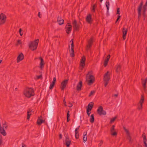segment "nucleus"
I'll list each match as a JSON object with an SVG mask.
<instances>
[{
	"label": "nucleus",
	"mask_w": 147,
	"mask_h": 147,
	"mask_svg": "<svg viewBox=\"0 0 147 147\" xmlns=\"http://www.w3.org/2000/svg\"><path fill=\"white\" fill-rule=\"evenodd\" d=\"M104 81V85L105 87H106L107 85H108V82L107 81Z\"/></svg>",
	"instance_id": "obj_47"
},
{
	"label": "nucleus",
	"mask_w": 147,
	"mask_h": 147,
	"mask_svg": "<svg viewBox=\"0 0 147 147\" xmlns=\"http://www.w3.org/2000/svg\"><path fill=\"white\" fill-rule=\"evenodd\" d=\"M67 117V122H68L70 121V119H69V117Z\"/></svg>",
	"instance_id": "obj_59"
},
{
	"label": "nucleus",
	"mask_w": 147,
	"mask_h": 147,
	"mask_svg": "<svg viewBox=\"0 0 147 147\" xmlns=\"http://www.w3.org/2000/svg\"><path fill=\"white\" fill-rule=\"evenodd\" d=\"M144 96L142 95L141 96V98L139 101V103L140 104L138 107V109L139 110H140L142 109V104L144 102Z\"/></svg>",
	"instance_id": "obj_7"
},
{
	"label": "nucleus",
	"mask_w": 147,
	"mask_h": 147,
	"mask_svg": "<svg viewBox=\"0 0 147 147\" xmlns=\"http://www.w3.org/2000/svg\"><path fill=\"white\" fill-rule=\"evenodd\" d=\"M0 133H1L2 134L3 136H6L7 134L5 132V129H3V131H1V130H0Z\"/></svg>",
	"instance_id": "obj_32"
},
{
	"label": "nucleus",
	"mask_w": 147,
	"mask_h": 147,
	"mask_svg": "<svg viewBox=\"0 0 147 147\" xmlns=\"http://www.w3.org/2000/svg\"><path fill=\"white\" fill-rule=\"evenodd\" d=\"M40 12H38V17H39V18H40L41 17V16H40Z\"/></svg>",
	"instance_id": "obj_63"
},
{
	"label": "nucleus",
	"mask_w": 147,
	"mask_h": 147,
	"mask_svg": "<svg viewBox=\"0 0 147 147\" xmlns=\"http://www.w3.org/2000/svg\"><path fill=\"white\" fill-rule=\"evenodd\" d=\"M106 3V6L107 8V12H108L109 9V6L110 5V4L109 1H107Z\"/></svg>",
	"instance_id": "obj_30"
},
{
	"label": "nucleus",
	"mask_w": 147,
	"mask_h": 147,
	"mask_svg": "<svg viewBox=\"0 0 147 147\" xmlns=\"http://www.w3.org/2000/svg\"><path fill=\"white\" fill-rule=\"evenodd\" d=\"M71 143V141L69 140L68 137L66 138L65 140V145L67 147H69Z\"/></svg>",
	"instance_id": "obj_20"
},
{
	"label": "nucleus",
	"mask_w": 147,
	"mask_h": 147,
	"mask_svg": "<svg viewBox=\"0 0 147 147\" xmlns=\"http://www.w3.org/2000/svg\"><path fill=\"white\" fill-rule=\"evenodd\" d=\"M68 26V27L66 28V32L67 34H69L70 32L72 30V26L69 23H68L66 26Z\"/></svg>",
	"instance_id": "obj_12"
},
{
	"label": "nucleus",
	"mask_w": 147,
	"mask_h": 147,
	"mask_svg": "<svg viewBox=\"0 0 147 147\" xmlns=\"http://www.w3.org/2000/svg\"><path fill=\"white\" fill-rule=\"evenodd\" d=\"M59 138L60 139H61L62 138V135L61 134L59 135Z\"/></svg>",
	"instance_id": "obj_58"
},
{
	"label": "nucleus",
	"mask_w": 147,
	"mask_h": 147,
	"mask_svg": "<svg viewBox=\"0 0 147 147\" xmlns=\"http://www.w3.org/2000/svg\"><path fill=\"white\" fill-rule=\"evenodd\" d=\"M86 22L89 24L92 23V16L91 14H88L86 18Z\"/></svg>",
	"instance_id": "obj_14"
},
{
	"label": "nucleus",
	"mask_w": 147,
	"mask_h": 147,
	"mask_svg": "<svg viewBox=\"0 0 147 147\" xmlns=\"http://www.w3.org/2000/svg\"><path fill=\"white\" fill-rule=\"evenodd\" d=\"M94 103L92 102H91L89 103L87 107V110L91 111L93 106Z\"/></svg>",
	"instance_id": "obj_22"
},
{
	"label": "nucleus",
	"mask_w": 147,
	"mask_h": 147,
	"mask_svg": "<svg viewBox=\"0 0 147 147\" xmlns=\"http://www.w3.org/2000/svg\"><path fill=\"white\" fill-rule=\"evenodd\" d=\"M80 127V126H79L78 127H77L75 131V132L76 133V134H77V133H79V129Z\"/></svg>",
	"instance_id": "obj_39"
},
{
	"label": "nucleus",
	"mask_w": 147,
	"mask_h": 147,
	"mask_svg": "<svg viewBox=\"0 0 147 147\" xmlns=\"http://www.w3.org/2000/svg\"><path fill=\"white\" fill-rule=\"evenodd\" d=\"M109 72L107 71L105 73L104 78V81H109L110 79V76L109 74Z\"/></svg>",
	"instance_id": "obj_13"
},
{
	"label": "nucleus",
	"mask_w": 147,
	"mask_h": 147,
	"mask_svg": "<svg viewBox=\"0 0 147 147\" xmlns=\"http://www.w3.org/2000/svg\"><path fill=\"white\" fill-rule=\"evenodd\" d=\"M56 78L54 77L53 78V81L52 82L55 83V82L56 81Z\"/></svg>",
	"instance_id": "obj_53"
},
{
	"label": "nucleus",
	"mask_w": 147,
	"mask_h": 147,
	"mask_svg": "<svg viewBox=\"0 0 147 147\" xmlns=\"http://www.w3.org/2000/svg\"><path fill=\"white\" fill-rule=\"evenodd\" d=\"M115 125H113L111 128L110 129L111 134L113 136H116L117 134V133L115 130Z\"/></svg>",
	"instance_id": "obj_8"
},
{
	"label": "nucleus",
	"mask_w": 147,
	"mask_h": 147,
	"mask_svg": "<svg viewBox=\"0 0 147 147\" xmlns=\"http://www.w3.org/2000/svg\"><path fill=\"white\" fill-rule=\"evenodd\" d=\"M121 17V16H118V18L116 20V23L119 20V19Z\"/></svg>",
	"instance_id": "obj_55"
},
{
	"label": "nucleus",
	"mask_w": 147,
	"mask_h": 147,
	"mask_svg": "<svg viewBox=\"0 0 147 147\" xmlns=\"http://www.w3.org/2000/svg\"><path fill=\"white\" fill-rule=\"evenodd\" d=\"M3 129H7V125L6 122H5V123L4 124H3Z\"/></svg>",
	"instance_id": "obj_35"
},
{
	"label": "nucleus",
	"mask_w": 147,
	"mask_h": 147,
	"mask_svg": "<svg viewBox=\"0 0 147 147\" xmlns=\"http://www.w3.org/2000/svg\"><path fill=\"white\" fill-rule=\"evenodd\" d=\"M41 77H42V76L41 75L39 76H38L37 77V78L38 79H39Z\"/></svg>",
	"instance_id": "obj_61"
},
{
	"label": "nucleus",
	"mask_w": 147,
	"mask_h": 147,
	"mask_svg": "<svg viewBox=\"0 0 147 147\" xmlns=\"http://www.w3.org/2000/svg\"><path fill=\"white\" fill-rule=\"evenodd\" d=\"M73 27L74 30L78 31L80 27V25L77 22L76 20H74L72 23Z\"/></svg>",
	"instance_id": "obj_5"
},
{
	"label": "nucleus",
	"mask_w": 147,
	"mask_h": 147,
	"mask_svg": "<svg viewBox=\"0 0 147 147\" xmlns=\"http://www.w3.org/2000/svg\"><path fill=\"white\" fill-rule=\"evenodd\" d=\"M24 58L23 54L22 53H20L18 56L17 58V62L19 63L20 61L22 60Z\"/></svg>",
	"instance_id": "obj_15"
},
{
	"label": "nucleus",
	"mask_w": 147,
	"mask_h": 147,
	"mask_svg": "<svg viewBox=\"0 0 147 147\" xmlns=\"http://www.w3.org/2000/svg\"><path fill=\"white\" fill-rule=\"evenodd\" d=\"M109 61L108 59H105L104 61V65L105 67H106Z\"/></svg>",
	"instance_id": "obj_40"
},
{
	"label": "nucleus",
	"mask_w": 147,
	"mask_h": 147,
	"mask_svg": "<svg viewBox=\"0 0 147 147\" xmlns=\"http://www.w3.org/2000/svg\"><path fill=\"white\" fill-rule=\"evenodd\" d=\"M103 143V142L102 141H101L98 144V145L99 146H100Z\"/></svg>",
	"instance_id": "obj_54"
},
{
	"label": "nucleus",
	"mask_w": 147,
	"mask_h": 147,
	"mask_svg": "<svg viewBox=\"0 0 147 147\" xmlns=\"http://www.w3.org/2000/svg\"><path fill=\"white\" fill-rule=\"evenodd\" d=\"M70 56L71 57H73L74 56V52H70Z\"/></svg>",
	"instance_id": "obj_44"
},
{
	"label": "nucleus",
	"mask_w": 147,
	"mask_h": 147,
	"mask_svg": "<svg viewBox=\"0 0 147 147\" xmlns=\"http://www.w3.org/2000/svg\"><path fill=\"white\" fill-rule=\"evenodd\" d=\"M95 92V91L94 90H92L91 91L90 93L89 96H91L92 95H93Z\"/></svg>",
	"instance_id": "obj_37"
},
{
	"label": "nucleus",
	"mask_w": 147,
	"mask_h": 147,
	"mask_svg": "<svg viewBox=\"0 0 147 147\" xmlns=\"http://www.w3.org/2000/svg\"><path fill=\"white\" fill-rule=\"evenodd\" d=\"M6 16L3 13H1L0 15V24H4L6 20Z\"/></svg>",
	"instance_id": "obj_4"
},
{
	"label": "nucleus",
	"mask_w": 147,
	"mask_h": 147,
	"mask_svg": "<svg viewBox=\"0 0 147 147\" xmlns=\"http://www.w3.org/2000/svg\"><path fill=\"white\" fill-rule=\"evenodd\" d=\"M97 111L98 114L100 115H105L106 114V112L103 110V108L101 106L98 107Z\"/></svg>",
	"instance_id": "obj_3"
},
{
	"label": "nucleus",
	"mask_w": 147,
	"mask_h": 147,
	"mask_svg": "<svg viewBox=\"0 0 147 147\" xmlns=\"http://www.w3.org/2000/svg\"><path fill=\"white\" fill-rule=\"evenodd\" d=\"M82 86V82L80 81L77 84L76 86L77 90L78 91H80L81 90V88Z\"/></svg>",
	"instance_id": "obj_17"
},
{
	"label": "nucleus",
	"mask_w": 147,
	"mask_h": 147,
	"mask_svg": "<svg viewBox=\"0 0 147 147\" xmlns=\"http://www.w3.org/2000/svg\"><path fill=\"white\" fill-rule=\"evenodd\" d=\"M70 42H71V51H70V52H74V40L73 39H72L71 41Z\"/></svg>",
	"instance_id": "obj_23"
},
{
	"label": "nucleus",
	"mask_w": 147,
	"mask_h": 147,
	"mask_svg": "<svg viewBox=\"0 0 147 147\" xmlns=\"http://www.w3.org/2000/svg\"><path fill=\"white\" fill-rule=\"evenodd\" d=\"M123 128L125 131L126 132L127 136L128 135L129 136L130 135V134L129 131L125 127H123Z\"/></svg>",
	"instance_id": "obj_33"
},
{
	"label": "nucleus",
	"mask_w": 147,
	"mask_h": 147,
	"mask_svg": "<svg viewBox=\"0 0 147 147\" xmlns=\"http://www.w3.org/2000/svg\"><path fill=\"white\" fill-rule=\"evenodd\" d=\"M143 5V2L142 1L140 3L138 8V18L139 19L141 15V10Z\"/></svg>",
	"instance_id": "obj_9"
},
{
	"label": "nucleus",
	"mask_w": 147,
	"mask_h": 147,
	"mask_svg": "<svg viewBox=\"0 0 147 147\" xmlns=\"http://www.w3.org/2000/svg\"><path fill=\"white\" fill-rule=\"evenodd\" d=\"M123 40H125L126 38V36L127 34V29L125 28H123Z\"/></svg>",
	"instance_id": "obj_18"
},
{
	"label": "nucleus",
	"mask_w": 147,
	"mask_h": 147,
	"mask_svg": "<svg viewBox=\"0 0 147 147\" xmlns=\"http://www.w3.org/2000/svg\"><path fill=\"white\" fill-rule=\"evenodd\" d=\"M117 116H115V117L112 119L110 121V123H112V122H113L115 121V119L117 118Z\"/></svg>",
	"instance_id": "obj_38"
},
{
	"label": "nucleus",
	"mask_w": 147,
	"mask_h": 147,
	"mask_svg": "<svg viewBox=\"0 0 147 147\" xmlns=\"http://www.w3.org/2000/svg\"><path fill=\"white\" fill-rule=\"evenodd\" d=\"M22 147H27L24 144L22 143Z\"/></svg>",
	"instance_id": "obj_60"
},
{
	"label": "nucleus",
	"mask_w": 147,
	"mask_h": 147,
	"mask_svg": "<svg viewBox=\"0 0 147 147\" xmlns=\"http://www.w3.org/2000/svg\"><path fill=\"white\" fill-rule=\"evenodd\" d=\"M31 112V111H30ZM30 112L28 111L27 112V120H29L30 119V116L31 115V114H30Z\"/></svg>",
	"instance_id": "obj_34"
},
{
	"label": "nucleus",
	"mask_w": 147,
	"mask_h": 147,
	"mask_svg": "<svg viewBox=\"0 0 147 147\" xmlns=\"http://www.w3.org/2000/svg\"><path fill=\"white\" fill-rule=\"evenodd\" d=\"M55 83L52 82L51 84L50 87H49V89H52L53 87L55 84Z\"/></svg>",
	"instance_id": "obj_36"
},
{
	"label": "nucleus",
	"mask_w": 147,
	"mask_h": 147,
	"mask_svg": "<svg viewBox=\"0 0 147 147\" xmlns=\"http://www.w3.org/2000/svg\"><path fill=\"white\" fill-rule=\"evenodd\" d=\"M38 42V39H36L34 41L30 42L29 45L30 49L32 51L35 50L37 48Z\"/></svg>",
	"instance_id": "obj_2"
},
{
	"label": "nucleus",
	"mask_w": 147,
	"mask_h": 147,
	"mask_svg": "<svg viewBox=\"0 0 147 147\" xmlns=\"http://www.w3.org/2000/svg\"><path fill=\"white\" fill-rule=\"evenodd\" d=\"M57 22L60 25H61L64 23V20L61 16H58L57 18Z\"/></svg>",
	"instance_id": "obj_19"
},
{
	"label": "nucleus",
	"mask_w": 147,
	"mask_h": 147,
	"mask_svg": "<svg viewBox=\"0 0 147 147\" xmlns=\"http://www.w3.org/2000/svg\"><path fill=\"white\" fill-rule=\"evenodd\" d=\"M24 94L26 97L30 98L34 95V91L32 88H27L24 92Z\"/></svg>",
	"instance_id": "obj_1"
},
{
	"label": "nucleus",
	"mask_w": 147,
	"mask_h": 147,
	"mask_svg": "<svg viewBox=\"0 0 147 147\" xmlns=\"http://www.w3.org/2000/svg\"><path fill=\"white\" fill-rule=\"evenodd\" d=\"M110 58V55H108L107 56L106 59H108V60L109 61Z\"/></svg>",
	"instance_id": "obj_51"
},
{
	"label": "nucleus",
	"mask_w": 147,
	"mask_h": 147,
	"mask_svg": "<svg viewBox=\"0 0 147 147\" xmlns=\"http://www.w3.org/2000/svg\"><path fill=\"white\" fill-rule=\"evenodd\" d=\"M45 121L43 120L42 119H40L39 118L37 121V123L38 125H40L42 123L44 122Z\"/></svg>",
	"instance_id": "obj_24"
},
{
	"label": "nucleus",
	"mask_w": 147,
	"mask_h": 147,
	"mask_svg": "<svg viewBox=\"0 0 147 147\" xmlns=\"http://www.w3.org/2000/svg\"><path fill=\"white\" fill-rule=\"evenodd\" d=\"M2 137L0 135V145H1L2 144Z\"/></svg>",
	"instance_id": "obj_43"
},
{
	"label": "nucleus",
	"mask_w": 147,
	"mask_h": 147,
	"mask_svg": "<svg viewBox=\"0 0 147 147\" xmlns=\"http://www.w3.org/2000/svg\"><path fill=\"white\" fill-rule=\"evenodd\" d=\"M86 60L85 57L83 56L82 58L80 61V65L82 67V68H83L85 65V62Z\"/></svg>",
	"instance_id": "obj_16"
},
{
	"label": "nucleus",
	"mask_w": 147,
	"mask_h": 147,
	"mask_svg": "<svg viewBox=\"0 0 147 147\" xmlns=\"http://www.w3.org/2000/svg\"><path fill=\"white\" fill-rule=\"evenodd\" d=\"M69 111H68L67 113V117H69L70 115L69 114Z\"/></svg>",
	"instance_id": "obj_52"
},
{
	"label": "nucleus",
	"mask_w": 147,
	"mask_h": 147,
	"mask_svg": "<svg viewBox=\"0 0 147 147\" xmlns=\"http://www.w3.org/2000/svg\"><path fill=\"white\" fill-rule=\"evenodd\" d=\"M94 114H92L91 115L90 117V121L91 123H94Z\"/></svg>",
	"instance_id": "obj_26"
},
{
	"label": "nucleus",
	"mask_w": 147,
	"mask_h": 147,
	"mask_svg": "<svg viewBox=\"0 0 147 147\" xmlns=\"http://www.w3.org/2000/svg\"><path fill=\"white\" fill-rule=\"evenodd\" d=\"M87 135V132H86L85 134V133L84 132V135L83 136V142L84 143H85L87 141V136H86Z\"/></svg>",
	"instance_id": "obj_27"
},
{
	"label": "nucleus",
	"mask_w": 147,
	"mask_h": 147,
	"mask_svg": "<svg viewBox=\"0 0 147 147\" xmlns=\"http://www.w3.org/2000/svg\"><path fill=\"white\" fill-rule=\"evenodd\" d=\"M75 137L76 139H78L79 137V133H77V134H76V133H75Z\"/></svg>",
	"instance_id": "obj_42"
},
{
	"label": "nucleus",
	"mask_w": 147,
	"mask_h": 147,
	"mask_svg": "<svg viewBox=\"0 0 147 147\" xmlns=\"http://www.w3.org/2000/svg\"><path fill=\"white\" fill-rule=\"evenodd\" d=\"M90 111L86 109V112H87V114H88V116H90V115L91 113L90 112Z\"/></svg>",
	"instance_id": "obj_46"
},
{
	"label": "nucleus",
	"mask_w": 147,
	"mask_h": 147,
	"mask_svg": "<svg viewBox=\"0 0 147 147\" xmlns=\"http://www.w3.org/2000/svg\"><path fill=\"white\" fill-rule=\"evenodd\" d=\"M93 42V38L91 37L88 41V44L87 46V50L88 51L91 47Z\"/></svg>",
	"instance_id": "obj_11"
},
{
	"label": "nucleus",
	"mask_w": 147,
	"mask_h": 147,
	"mask_svg": "<svg viewBox=\"0 0 147 147\" xmlns=\"http://www.w3.org/2000/svg\"><path fill=\"white\" fill-rule=\"evenodd\" d=\"M119 10L120 8H117V14H120Z\"/></svg>",
	"instance_id": "obj_48"
},
{
	"label": "nucleus",
	"mask_w": 147,
	"mask_h": 147,
	"mask_svg": "<svg viewBox=\"0 0 147 147\" xmlns=\"http://www.w3.org/2000/svg\"><path fill=\"white\" fill-rule=\"evenodd\" d=\"M142 84L143 85L144 89H145L146 88V84L147 82V78H145L144 79H142Z\"/></svg>",
	"instance_id": "obj_21"
},
{
	"label": "nucleus",
	"mask_w": 147,
	"mask_h": 147,
	"mask_svg": "<svg viewBox=\"0 0 147 147\" xmlns=\"http://www.w3.org/2000/svg\"><path fill=\"white\" fill-rule=\"evenodd\" d=\"M89 80L88 81V84L90 85L94 82V77L92 75H90L89 76Z\"/></svg>",
	"instance_id": "obj_10"
},
{
	"label": "nucleus",
	"mask_w": 147,
	"mask_h": 147,
	"mask_svg": "<svg viewBox=\"0 0 147 147\" xmlns=\"http://www.w3.org/2000/svg\"><path fill=\"white\" fill-rule=\"evenodd\" d=\"M127 136L128 137V138H129V142H130L131 140V137L130 136V135H129V136Z\"/></svg>",
	"instance_id": "obj_56"
},
{
	"label": "nucleus",
	"mask_w": 147,
	"mask_h": 147,
	"mask_svg": "<svg viewBox=\"0 0 147 147\" xmlns=\"http://www.w3.org/2000/svg\"><path fill=\"white\" fill-rule=\"evenodd\" d=\"M22 30L21 28H20L19 30V33L20 34V35L21 36H22V35L23 34V33H21V32L22 31Z\"/></svg>",
	"instance_id": "obj_50"
},
{
	"label": "nucleus",
	"mask_w": 147,
	"mask_h": 147,
	"mask_svg": "<svg viewBox=\"0 0 147 147\" xmlns=\"http://www.w3.org/2000/svg\"><path fill=\"white\" fill-rule=\"evenodd\" d=\"M69 79H66L64 80L61 83V89L62 90H63L66 87L67 84L68 83Z\"/></svg>",
	"instance_id": "obj_6"
},
{
	"label": "nucleus",
	"mask_w": 147,
	"mask_h": 147,
	"mask_svg": "<svg viewBox=\"0 0 147 147\" xmlns=\"http://www.w3.org/2000/svg\"><path fill=\"white\" fill-rule=\"evenodd\" d=\"M97 5L96 4H95L93 5L92 6V11L93 12H95V8L96 7Z\"/></svg>",
	"instance_id": "obj_31"
},
{
	"label": "nucleus",
	"mask_w": 147,
	"mask_h": 147,
	"mask_svg": "<svg viewBox=\"0 0 147 147\" xmlns=\"http://www.w3.org/2000/svg\"><path fill=\"white\" fill-rule=\"evenodd\" d=\"M146 142V141H145L144 142V144L145 145V146L146 147H147V144Z\"/></svg>",
	"instance_id": "obj_57"
},
{
	"label": "nucleus",
	"mask_w": 147,
	"mask_h": 147,
	"mask_svg": "<svg viewBox=\"0 0 147 147\" xmlns=\"http://www.w3.org/2000/svg\"><path fill=\"white\" fill-rule=\"evenodd\" d=\"M39 59L40 60L41 62L40 63V65L41 66V67H42V66H43L44 65V61L43 59L41 57H40Z\"/></svg>",
	"instance_id": "obj_29"
},
{
	"label": "nucleus",
	"mask_w": 147,
	"mask_h": 147,
	"mask_svg": "<svg viewBox=\"0 0 147 147\" xmlns=\"http://www.w3.org/2000/svg\"><path fill=\"white\" fill-rule=\"evenodd\" d=\"M65 97L64 98V99L63 100V102H64V104H65V105H66V102L65 101Z\"/></svg>",
	"instance_id": "obj_62"
},
{
	"label": "nucleus",
	"mask_w": 147,
	"mask_h": 147,
	"mask_svg": "<svg viewBox=\"0 0 147 147\" xmlns=\"http://www.w3.org/2000/svg\"><path fill=\"white\" fill-rule=\"evenodd\" d=\"M121 70V66L120 65H117L116 67V71L117 73H119Z\"/></svg>",
	"instance_id": "obj_25"
},
{
	"label": "nucleus",
	"mask_w": 147,
	"mask_h": 147,
	"mask_svg": "<svg viewBox=\"0 0 147 147\" xmlns=\"http://www.w3.org/2000/svg\"><path fill=\"white\" fill-rule=\"evenodd\" d=\"M113 96L116 97H117L118 96V94H115L113 95Z\"/></svg>",
	"instance_id": "obj_64"
},
{
	"label": "nucleus",
	"mask_w": 147,
	"mask_h": 147,
	"mask_svg": "<svg viewBox=\"0 0 147 147\" xmlns=\"http://www.w3.org/2000/svg\"><path fill=\"white\" fill-rule=\"evenodd\" d=\"M145 134L144 133L142 135V136L143 138V142H144L145 141H146V136L145 135H144Z\"/></svg>",
	"instance_id": "obj_41"
},
{
	"label": "nucleus",
	"mask_w": 147,
	"mask_h": 147,
	"mask_svg": "<svg viewBox=\"0 0 147 147\" xmlns=\"http://www.w3.org/2000/svg\"><path fill=\"white\" fill-rule=\"evenodd\" d=\"M53 114V109H50L48 113V115L50 117H52V115Z\"/></svg>",
	"instance_id": "obj_28"
},
{
	"label": "nucleus",
	"mask_w": 147,
	"mask_h": 147,
	"mask_svg": "<svg viewBox=\"0 0 147 147\" xmlns=\"http://www.w3.org/2000/svg\"><path fill=\"white\" fill-rule=\"evenodd\" d=\"M147 6V0H146V1L145 3V5L143 7V9H145V7H146Z\"/></svg>",
	"instance_id": "obj_49"
},
{
	"label": "nucleus",
	"mask_w": 147,
	"mask_h": 147,
	"mask_svg": "<svg viewBox=\"0 0 147 147\" xmlns=\"http://www.w3.org/2000/svg\"><path fill=\"white\" fill-rule=\"evenodd\" d=\"M22 43L21 40H18L17 41V45L21 44Z\"/></svg>",
	"instance_id": "obj_45"
}]
</instances>
